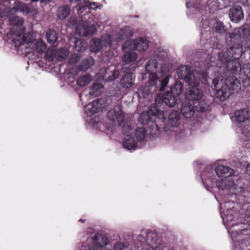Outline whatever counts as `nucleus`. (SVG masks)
Instances as JSON below:
<instances>
[{
  "label": "nucleus",
  "mask_w": 250,
  "mask_h": 250,
  "mask_svg": "<svg viewBox=\"0 0 250 250\" xmlns=\"http://www.w3.org/2000/svg\"><path fill=\"white\" fill-rule=\"evenodd\" d=\"M136 43L137 44V50L138 51L146 50L149 46L148 41L143 38L136 39Z\"/></svg>",
  "instance_id": "nucleus-27"
},
{
  "label": "nucleus",
  "mask_w": 250,
  "mask_h": 250,
  "mask_svg": "<svg viewBox=\"0 0 250 250\" xmlns=\"http://www.w3.org/2000/svg\"><path fill=\"white\" fill-rule=\"evenodd\" d=\"M100 74L103 80L112 81L116 80L119 76V69L114 65H110L100 70Z\"/></svg>",
  "instance_id": "nucleus-10"
},
{
  "label": "nucleus",
  "mask_w": 250,
  "mask_h": 250,
  "mask_svg": "<svg viewBox=\"0 0 250 250\" xmlns=\"http://www.w3.org/2000/svg\"><path fill=\"white\" fill-rule=\"evenodd\" d=\"M18 11L28 14L31 12V10L27 4L19 1H16L14 2L13 7L10 11V14H15Z\"/></svg>",
  "instance_id": "nucleus-21"
},
{
  "label": "nucleus",
  "mask_w": 250,
  "mask_h": 250,
  "mask_svg": "<svg viewBox=\"0 0 250 250\" xmlns=\"http://www.w3.org/2000/svg\"><path fill=\"white\" fill-rule=\"evenodd\" d=\"M88 7H89V8L92 9H94H94H96L98 8V6L96 5V2H91V3H89Z\"/></svg>",
  "instance_id": "nucleus-47"
},
{
  "label": "nucleus",
  "mask_w": 250,
  "mask_h": 250,
  "mask_svg": "<svg viewBox=\"0 0 250 250\" xmlns=\"http://www.w3.org/2000/svg\"><path fill=\"white\" fill-rule=\"evenodd\" d=\"M215 31L219 33H222L225 31V26L221 22L218 21L214 24Z\"/></svg>",
  "instance_id": "nucleus-42"
},
{
  "label": "nucleus",
  "mask_w": 250,
  "mask_h": 250,
  "mask_svg": "<svg viewBox=\"0 0 250 250\" xmlns=\"http://www.w3.org/2000/svg\"><path fill=\"white\" fill-rule=\"evenodd\" d=\"M68 50L65 47L58 49L55 52V57L58 61L65 60L68 56Z\"/></svg>",
  "instance_id": "nucleus-28"
},
{
  "label": "nucleus",
  "mask_w": 250,
  "mask_h": 250,
  "mask_svg": "<svg viewBox=\"0 0 250 250\" xmlns=\"http://www.w3.org/2000/svg\"><path fill=\"white\" fill-rule=\"evenodd\" d=\"M46 37L48 43H54L58 39V36L55 31L49 29L46 31Z\"/></svg>",
  "instance_id": "nucleus-33"
},
{
  "label": "nucleus",
  "mask_w": 250,
  "mask_h": 250,
  "mask_svg": "<svg viewBox=\"0 0 250 250\" xmlns=\"http://www.w3.org/2000/svg\"><path fill=\"white\" fill-rule=\"evenodd\" d=\"M216 183L217 187L222 190L229 189L234 185L232 181L227 178L219 179Z\"/></svg>",
  "instance_id": "nucleus-25"
},
{
  "label": "nucleus",
  "mask_w": 250,
  "mask_h": 250,
  "mask_svg": "<svg viewBox=\"0 0 250 250\" xmlns=\"http://www.w3.org/2000/svg\"><path fill=\"white\" fill-rule=\"evenodd\" d=\"M243 53V50L241 44L237 43L233 46L229 45L227 51H222L218 53V59L222 63L227 64L234 55L241 56Z\"/></svg>",
  "instance_id": "nucleus-7"
},
{
  "label": "nucleus",
  "mask_w": 250,
  "mask_h": 250,
  "mask_svg": "<svg viewBox=\"0 0 250 250\" xmlns=\"http://www.w3.org/2000/svg\"><path fill=\"white\" fill-rule=\"evenodd\" d=\"M203 91L197 86L188 87L186 93V97L190 101L198 102L196 105L197 110L201 112H205L208 109V105L204 100Z\"/></svg>",
  "instance_id": "nucleus-5"
},
{
  "label": "nucleus",
  "mask_w": 250,
  "mask_h": 250,
  "mask_svg": "<svg viewBox=\"0 0 250 250\" xmlns=\"http://www.w3.org/2000/svg\"><path fill=\"white\" fill-rule=\"evenodd\" d=\"M92 80V76L85 74L80 77L77 81V84L81 87L87 85Z\"/></svg>",
  "instance_id": "nucleus-31"
},
{
  "label": "nucleus",
  "mask_w": 250,
  "mask_h": 250,
  "mask_svg": "<svg viewBox=\"0 0 250 250\" xmlns=\"http://www.w3.org/2000/svg\"><path fill=\"white\" fill-rule=\"evenodd\" d=\"M101 100L98 99L94 101L92 103V106L93 108V111L97 112V111L101 108L102 104H100Z\"/></svg>",
  "instance_id": "nucleus-43"
},
{
  "label": "nucleus",
  "mask_w": 250,
  "mask_h": 250,
  "mask_svg": "<svg viewBox=\"0 0 250 250\" xmlns=\"http://www.w3.org/2000/svg\"><path fill=\"white\" fill-rule=\"evenodd\" d=\"M103 87V85L102 84L99 83H95L93 84L92 86V90L94 92L95 91H97L99 89H101Z\"/></svg>",
  "instance_id": "nucleus-45"
},
{
  "label": "nucleus",
  "mask_w": 250,
  "mask_h": 250,
  "mask_svg": "<svg viewBox=\"0 0 250 250\" xmlns=\"http://www.w3.org/2000/svg\"><path fill=\"white\" fill-rule=\"evenodd\" d=\"M146 74H148L150 83V90L152 87H154V91L158 89L159 91H164L167 86L169 80V76H167L163 79L162 78L166 74V68L162 67L157 63L156 60H150L146 64Z\"/></svg>",
  "instance_id": "nucleus-3"
},
{
  "label": "nucleus",
  "mask_w": 250,
  "mask_h": 250,
  "mask_svg": "<svg viewBox=\"0 0 250 250\" xmlns=\"http://www.w3.org/2000/svg\"><path fill=\"white\" fill-rule=\"evenodd\" d=\"M245 217L246 219H247V222L250 223V205L249 206L248 209L246 211Z\"/></svg>",
  "instance_id": "nucleus-46"
},
{
  "label": "nucleus",
  "mask_w": 250,
  "mask_h": 250,
  "mask_svg": "<svg viewBox=\"0 0 250 250\" xmlns=\"http://www.w3.org/2000/svg\"><path fill=\"white\" fill-rule=\"evenodd\" d=\"M137 58V54L135 52H128L126 53L123 58V61L126 63H130L135 61Z\"/></svg>",
  "instance_id": "nucleus-35"
},
{
  "label": "nucleus",
  "mask_w": 250,
  "mask_h": 250,
  "mask_svg": "<svg viewBox=\"0 0 250 250\" xmlns=\"http://www.w3.org/2000/svg\"><path fill=\"white\" fill-rule=\"evenodd\" d=\"M141 250H147L146 249L143 248Z\"/></svg>",
  "instance_id": "nucleus-53"
},
{
  "label": "nucleus",
  "mask_w": 250,
  "mask_h": 250,
  "mask_svg": "<svg viewBox=\"0 0 250 250\" xmlns=\"http://www.w3.org/2000/svg\"><path fill=\"white\" fill-rule=\"evenodd\" d=\"M114 250H130L127 245L124 243L117 242L114 246Z\"/></svg>",
  "instance_id": "nucleus-40"
},
{
  "label": "nucleus",
  "mask_w": 250,
  "mask_h": 250,
  "mask_svg": "<svg viewBox=\"0 0 250 250\" xmlns=\"http://www.w3.org/2000/svg\"><path fill=\"white\" fill-rule=\"evenodd\" d=\"M79 221L81 223H84L85 221V220H83V219H80Z\"/></svg>",
  "instance_id": "nucleus-51"
},
{
  "label": "nucleus",
  "mask_w": 250,
  "mask_h": 250,
  "mask_svg": "<svg viewBox=\"0 0 250 250\" xmlns=\"http://www.w3.org/2000/svg\"><path fill=\"white\" fill-rule=\"evenodd\" d=\"M233 219V216H229V215L226 216V220L228 221H231Z\"/></svg>",
  "instance_id": "nucleus-49"
},
{
  "label": "nucleus",
  "mask_w": 250,
  "mask_h": 250,
  "mask_svg": "<svg viewBox=\"0 0 250 250\" xmlns=\"http://www.w3.org/2000/svg\"><path fill=\"white\" fill-rule=\"evenodd\" d=\"M168 122L173 127H177L180 124V117L179 113L176 111H172L169 115Z\"/></svg>",
  "instance_id": "nucleus-24"
},
{
  "label": "nucleus",
  "mask_w": 250,
  "mask_h": 250,
  "mask_svg": "<svg viewBox=\"0 0 250 250\" xmlns=\"http://www.w3.org/2000/svg\"><path fill=\"white\" fill-rule=\"evenodd\" d=\"M76 31L80 36L87 37L92 35L96 31L93 25H90L87 21H82L76 27Z\"/></svg>",
  "instance_id": "nucleus-13"
},
{
  "label": "nucleus",
  "mask_w": 250,
  "mask_h": 250,
  "mask_svg": "<svg viewBox=\"0 0 250 250\" xmlns=\"http://www.w3.org/2000/svg\"><path fill=\"white\" fill-rule=\"evenodd\" d=\"M163 250V248L161 246L157 247L153 249V250Z\"/></svg>",
  "instance_id": "nucleus-50"
},
{
  "label": "nucleus",
  "mask_w": 250,
  "mask_h": 250,
  "mask_svg": "<svg viewBox=\"0 0 250 250\" xmlns=\"http://www.w3.org/2000/svg\"><path fill=\"white\" fill-rule=\"evenodd\" d=\"M229 17L232 21L238 22L244 18L242 8L239 6L232 7L229 11Z\"/></svg>",
  "instance_id": "nucleus-16"
},
{
  "label": "nucleus",
  "mask_w": 250,
  "mask_h": 250,
  "mask_svg": "<svg viewBox=\"0 0 250 250\" xmlns=\"http://www.w3.org/2000/svg\"><path fill=\"white\" fill-rule=\"evenodd\" d=\"M215 172L219 177L226 178L234 174V172L231 168L224 166H219L215 168Z\"/></svg>",
  "instance_id": "nucleus-18"
},
{
  "label": "nucleus",
  "mask_w": 250,
  "mask_h": 250,
  "mask_svg": "<svg viewBox=\"0 0 250 250\" xmlns=\"http://www.w3.org/2000/svg\"><path fill=\"white\" fill-rule=\"evenodd\" d=\"M112 38L110 35L103 36L101 41L98 38H94L91 42V49L93 52L97 53L101 49L104 50V48L110 46L113 43Z\"/></svg>",
  "instance_id": "nucleus-9"
},
{
  "label": "nucleus",
  "mask_w": 250,
  "mask_h": 250,
  "mask_svg": "<svg viewBox=\"0 0 250 250\" xmlns=\"http://www.w3.org/2000/svg\"><path fill=\"white\" fill-rule=\"evenodd\" d=\"M198 75H199V74H198ZM200 75L201 77V79L198 78V76H195L192 72L190 74L188 75V77L184 80L189 85V87H191L198 86L200 81H201L202 83H209V80H210L212 81V83L214 86V88L215 89L217 88V86L219 84L220 80L218 75L214 76L212 80L211 78L208 77V74L205 72H202Z\"/></svg>",
  "instance_id": "nucleus-6"
},
{
  "label": "nucleus",
  "mask_w": 250,
  "mask_h": 250,
  "mask_svg": "<svg viewBox=\"0 0 250 250\" xmlns=\"http://www.w3.org/2000/svg\"><path fill=\"white\" fill-rule=\"evenodd\" d=\"M242 49H243V50H244L243 48H242ZM246 52V50L243 51V52ZM243 53H242V54H243Z\"/></svg>",
  "instance_id": "nucleus-54"
},
{
  "label": "nucleus",
  "mask_w": 250,
  "mask_h": 250,
  "mask_svg": "<svg viewBox=\"0 0 250 250\" xmlns=\"http://www.w3.org/2000/svg\"><path fill=\"white\" fill-rule=\"evenodd\" d=\"M69 0L72 2H73V1L77 2V1H79L80 0Z\"/></svg>",
  "instance_id": "nucleus-52"
},
{
  "label": "nucleus",
  "mask_w": 250,
  "mask_h": 250,
  "mask_svg": "<svg viewBox=\"0 0 250 250\" xmlns=\"http://www.w3.org/2000/svg\"><path fill=\"white\" fill-rule=\"evenodd\" d=\"M134 135L138 142L144 140L146 135V130L144 127H138L134 131Z\"/></svg>",
  "instance_id": "nucleus-32"
},
{
  "label": "nucleus",
  "mask_w": 250,
  "mask_h": 250,
  "mask_svg": "<svg viewBox=\"0 0 250 250\" xmlns=\"http://www.w3.org/2000/svg\"><path fill=\"white\" fill-rule=\"evenodd\" d=\"M35 41V40H34V41ZM33 42H34V41L31 43L25 42H23V43L22 44H26V43L29 44V45H27L28 48L27 49H26L24 46H23V51H22L20 49V47H15L17 48L18 51H20L22 53V54H25V55H26L28 53H30L31 50L33 49H35V50H36L38 52H39L40 53H42L44 52V51L45 50V49L46 48V45L44 42H43V41L42 40H39L37 41L34 43H33Z\"/></svg>",
  "instance_id": "nucleus-11"
},
{
  "label": "nucleus",
  "mask_w": 250,
  "mask_h": 250,
  "mask_svg": "<svg viewBox=\"0 0 250 250\" xmlns=\"http://www.w3.org/2000/svg\"><path fill=\"white\" fill-rule=\"evenodd\" d=\"M147 87H144V86H141L140 88V90L138 92V94L139 96H142L144 98H145L146 96L148 95V92H147Z\"/></svg>",
  "instance_id": "nucleus-44"
},
{
  "label": "nucleus",
  "mask_w": 250,
  "mask_h": 250,
  "mask_svg": "<svg viewBox=\"0 0 250 250\" xmlns=\"http://www.w3.org/2000/svg\"><path fill=\"white\" fill-rule=\"evenodd\" d=\"M23 19L22 18L14 16L11 17L9 20L8 27L5 28L4 23L0 25L1 34L6 35L8 39H11L12 44L15 47H20V49L23 51L24 46L26 49L28 48V43L22 44L23 42L31 43L36 40V36L33 32L23 33L24 31V28L22 26Z\"/></svg>",
  "instance_id": "nucleus-1"
},
{
  "label": "nucleus",
  "mask_w": 250,
  "mask_h": 250,
  "mask_svg": "<svg viewBox=\"0 0 250 250\" xmlns=\"http://www.w3.org/2000/svg\"><path fill=\"white\" fill-rule=\"evenodd\" d=\"M93 240L94 243V250H104V247L109 243L107 238L101 234H95Z\"/></svg>",
  "instance_id": "nucleus-15"
},
{
  "label": "nucleus",
  "mask_w": 250,
  "mask_h": 250,
  "mask_svg": "<svg viewBox=\"0 0 250 250\" xmlns=\"http://www.w3.org/2000/svg\"><path fill=\"white\" fill-rule=\"evenodd\" d=\"M81 56L77 53L73 54L70 56L68 59L69 64H75L78 62Z\"/></svg>",
  "instance_id": "nucleus-41"
},
{
  "label": "nucleus",
  "mask_w": 250,
  "mask_h": 250,
  "mask_svg": "<svg viewBox=\"0 0 250 250\" xmlns=\"http://www.w3.org/2000/svg\"><path fill=\"white\" fill-rule=\"evenodd\" d=\"M1 5L5 7L4 8L0 9V18H3L8 16L10 14V11L12 8L9 7L10 1L9 0H4L2 1Z\"/></svg>",
  "instance_id": "nucleus-26"
},
{
  "label": "nucleus",
  "mask_w": 250,
  "mask_h": 250,
  "mask_svg": "<svg viewBox=\"0 0 250 250\" xmlns=\"http://www.w3.org/2000/svg\"><path fill=\"white\" fill-rule=\"evenodd\" d=\"M124 46L130 50H137V44L136 43V40H128L125 42Z\"/></svg>",
  "instance_id": "nucleus-38"
},
{
  "label": "nucleus",
  "mask_w": 250,
  "mask_h": 250,
  "mask_svg": "<svg viewBox=\"0 0 250 250\" xmlns=\"http://www.w3.org/2000/svg\"><path fill=\"white\" fill-rule=\"evenodd\" d=\"M95 63V60L91 57L83 59L79 65V69L81 71H85Z\"/></svg>",
  "instance_id": "nucleus-23"
},
{
  "label": "nucleus",
  "mask_w": 250,
  "mask_h": 250,
  "mask_svg": "<svg viewBox=\"0 0 250 250\" xmlns=\"http://www.w3.org/2000/svg\"><path fill=\"white\" fill-rule=\"evenodd\" d=\"M246 171L248 175L250 176V163L246 167Z\"/></svg>",
  "instance_id": "nucleus-48"
},
{
  "label": "nucleus",
  "mask_w": 250,
  "mask_h": 250,
  "mask_svg": "<svg viewBox=\"0 0 250 250\" xmlns=\"http://www.w3.org/2000/svg\"><path fill=\"white\" fill-rule=\"evenodd\" d=\"M135 75L131 72H127L121 80V84L125 88H129L134 84Z\"/></svg>",
  "instance_id": "nucleus-19"
},
{
  "label": "nucleus",
  "mask_w": 250,
  "mask_h": 250,
  "mask_svg": "<svg viewBox=\"0 0 250 250\" xmlns=\"http://www.w3.org/2000/svg\"><path fill=\"white\" fill-rule=\"evenodd\" d=\"M236 120L238 122H243L250 118V108H244L235 112Z\"/></svg>",
  "instance_id": "nucleus-20"
},
{
  "label": "nucleus",
  "mask_w": 250,
  "mask_h": 250,
  "mask_svg": "<svg viewBox=\"0 0 250 250\" xmlns=\"http://www.w3.org/2000/svg\"><path fill=\"white\" fill-rule=\"evenodd\" d=\"M70 13V8L67 5H63L60 7L58 11V18L61 20H64L66 18Z\"/></svg>",
  "instance_id": "nucleus-30"
},
{
  "label": "nucleus",
  "mask_w": 250,
  "mask_h": 250,
  "mask_svg": "<svg viewBox=\"0 0 250 250\" xmlns=\"http://www.w3.org/2000/svg\"><path fill=\"white\" fill-rule=\"evenodd\" d=\"M182 87V83L180 81H177L174 85L171 87L170 92L178 96L181 93Z\"/></svg>",
  "instance_id": "nucleus-37"
},
{
  "label": "nucleus",
  "mask_w": 250,
  "mask_h": 250,
  "mask_svg": "<svg viewBox=\"0 0 250 250\" xmlns=\"http://www.w3.org/2000/svg\"><path fill=\"white\" fill-rule=\"evenodd\" d=\"M134 32L129 27H125L120 30V31H112L109 34L111 38H112L113 43L120 40H123L125 38L131 37L133 36Z\"/></svg>",
  "instance_id": "nucleus-12"
},
{
  "label": "nucleus",
  "mask_w": 250,
  "mask_h": 250,
  "mask_svg": "<svg viewBox=\"0 0 250 250\" xmlns=\"http://www.w3.org/2000/svg\"><path fill=\"white\" fill-rule=\"evenodd\" d=\"M241 89L239 80L235 76L228 77L225 84L221 88L216 91V96L221 101H224L235 92H238Z\"/></svg>",
  "instance_id": "nucleus-4"
},
{
  "label": "nucleus",
  "mask_w": 250,
  "mask_h": 250,
  "mask_svg": "<svg viewBox=\"0 0 250 250\" xmlns=\"http://www.w3.org/2000/svg\"><path fill=\"white\" fill-rule=\"evenodd\" d=\"M156 119L157 116L155 113L152 110L149 109L146 111H143L141 113L139 118V122L144 125L151 123L150 129L154 130V133L156 134L155 131H158L159 129L157 124L154 123Z\"/></svg>",
  "instance_id": "nucleus-8"
},
{
  "label": "nucleus",
  "mask_w": 250,
  "mask_h": 250,
  "mask_svg": "<svg viewBox=\"0 0 250 250\" xmlns=\"http://www.w3.org/2000/svg\"><path fill=\"white\" fill-rule=\"evenodd\" d=\"M249 32L247 29H236L234 30L231 36V39L234 40H240L241 39V34L242 33L244 35H247V33Z\"/></svg>",
  "instance_id": "nucleus-36"
},
{
  "label": "nucleus",
  "mask_w": 250,
  "mask_h": 250,
  "mask_svg": "<svg viewBox=\"0 0 250 250\" xmlns=\"http://www.w3.org/2000/svg\"><path fill=\"white\" fill-rule=\"evenodd\" d=\"M87 47V44L82 39L77 40L75 42V48L76 51L81 52H83Z\"/></svg>",
  "instance_id": "nucleus-34"
},
{
  "label": "nucleus",
  "mask_w": 250,
  "mask_h": 250,
  "mask_svg": "<svg viewBox=\"0 0 250 250\" xmlns=\"http://www.w3.org/2000/svg\"><path fill=\"white\" fill-rule=\"evenodd\" d=\"M226 66L228 70L231 71H237L239 69L241 70V67L239 62L236 60H233L232 58L226 64Z\"/></svg>",
  "instance_id": "nucleus-29"
},
{
  "label": "nucleus",
  "mask_w": 250,
  "mask_h": 250,
  "mask_svg": "<svg viewBox=\"0 0 250 250\" xmlns=\"http://www.w3.org/2000/svg\"><path fill=\"white\" fill-rule=\"evenodd\" d=\"M107 118L112 122H114L116 119L119 125L122 126V132L126 135L123 142V147L129 150H135L137 142L131 137V134L134 133V129L130 124L124 123L125 115L121 109V104H117L112 110L109 111Z\"/></svg>",
  "instance_id": "nucleus-2"
},
{
  "label": "nucleus",
  "mask_w": 250,
  "mask_h": 250,
  "mask_svg": "<svg viewBox=\"0 0 250 250\" xmlns=\"http://www.w3.org/2000/svg\"><path fill=\"white\" fill-rule=\"evenodd\" d=\"M178 96L174 94L172 92H167L164 96L158 94L155 99L156 102H158L159 103L161 100L164 102L167 105L170 107H173L175 105L177 102V97Z\"/></svg>",
  "instance_id": "nucleus-14"
},
{
  "label": "nucleus",
  "mask_w": 250,
  "mask_h": 250,
  "mask_svg": "<svg viewBox=\"0 0 250 250\" xmlns=\"http://www.w3.org/2000/svg\"><path fill=\"white\" fill-rule=\"evenodd\" d=\"M181 112L185 118L190 119L195 114V110L194 106L189 102H184L182 104Z\"/></svg>",
  "instance_id": "nucleus-17"
},
{
  "label": "nucleus",
  "mask_w": 250,
  "mask_h": 250,
  "mask_svg": "<svg viewBox=\"0 0 250 250\" xmlns=\"http://www.w3.org/2000/svg\"><path fill=\"white\" fill-rule=\"evenodd\" d=\"M192 72L191 67L188 65H181L178 68L177 73L179 78L185 80Z\"/></svg>",
  "instance_id": "nucleus-22"
},
{
  "label": "nucleus",
  "mask_w": 250,
  "mask_h": 250,
  "mask_svg": "<svg viewBox=\"0 0 250 250\" xmlns=\"http://www.w3.org/2000/svg\"><path fill=\"white\" fill-rule=\"evenodd\" d=\"M55 49L54 47L50 48H48L45 52V58L49 61H52L55 57Z\"/></svg>",
  "instance_id": "nucleus-39"
}]
</instances>
